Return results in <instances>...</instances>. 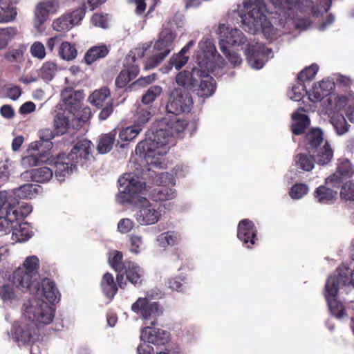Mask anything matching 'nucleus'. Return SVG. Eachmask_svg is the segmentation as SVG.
Returning a JSON list of instances; mask_svg holds the SVG:
<instances>
[{
  "label": "nucleus",
  "instance_id": "nucleus-59",
  "mask_svg": "<svg viewBox=\"0 0 354 354\" xmlns=\"http://www.w3.org/2000/svg\"><path fill=\"white\" fill-rule=\"evenodd\" d=\"M9 216L10 213L7 214L6 216H0V236L11 232L12 225H15Z\"/></svg>",
  "mask_w": 354,
  "mask_h": 354
},
{
  "label": "nucleus",
  "instance_id": "nucleus-58",
  "mask_svg": "<svg viewBox=\"0 0 354 354\" xmlns=\"http://www.w3.org/2000/svg\"><path fill=\"white\" fill-rule=\"evenodd\" d=\"M308 93L309 92L306 91L304 84L298 81V83L292 88V94L290 95V98L295 101H300L304 95H308Z\"/></svg>",
  "mask_w": 354,
  "mask_h": 354
},
{
  "label": "nucleus",
  "instance_id": "nucleus-61",
  "mask_svg": "<svg viewBox=\"0 0 354 354\" xmlns=\"http://www.w3.org/2000/svg\"><path fill=\"white\" fill-rule=\"evenodd\" d=\"M11 204L8 201V195L7 192H0V216H6L10 213Z\"/></svg>",
  "mask_w": 354,
  "mask_h": 354
},
{
  "label": "nucleus",
  "instance_id": "nucleus-8",
  "mask_svg": "<svg viewBox=\"0 0 354 354\" xmlns=\"http://www.w3.org/2000/svg\"><path fill=\"white\" fill-rule=\"evenodd\" d=\"M131 310L145 320H151L152 326L157 324V318L162 315V308L156 301H151L147 297H139L131 305Z\"/></svg>",
  "mask_w": 354,
  "mask_h": 354
},
{
  "label": "nucleus",
  "instance_id": "nucleus-16",
  "mask_svg": "<svg viewBox=\"0 0 354 354\" xmlns=\"http://www.w3.org/2000/svg\"><path fill=\"white\" fill-rule=\"evenodd\" d=\"M218 32L220 34L219 43H223V45L229 46H241L245 43L246 37L245 35L237 28H231L230 30L229 27L225 24H220L218 26Z\"/></svg>",
  "mask_w": 354,
  "mask_h": 354
},
{
  "label": "nucleus",
  "instance_id": "nucleus-6",
  "mask_svg": "<svg viewBox=\"0 0 354 354\" xmlns=\"http://www.w3.org/2000/svg\"><path fill=\"white\" fill-rule=\"evenodd\" d=\"M175 35L169 30H162L153 46L154 54L146 61L145 69L149 70L157 66L171 51Z\"/></svg>",
  "mask_w": 354,
  "mask_h": 354
},
{
  "label": "nucleus",
  "instance_id": "nucleus-7",
  "mask_svg": "<svg viewBox=\"0 0 354 354\" xmlns=\"http://www.w3.org/2000/svg\"><path fill=\"white\" fill-rule=\"evenodd\" d=\"M24 315L37 326L47 325L53 320L55 310L44 301L34 300L30 306L26 307Z\"/></svg>",
  "mask_w": 354,
  "mask_h": 354
},
{
  "label": "nucleus",
  "instance_id": "nucleus-55",
  "mask_svg": "<svg viewBox=\"0 0 354 354\" xmlns=\"http://www.w3.org/2000/svg\"><path fill=\"white\" fill-rule=\"evenodd\" d=\"M54 127L57 135L63 134L69 127V120L64 115H57L54 120Z\"/></svg>",
  "mask_w": 354,
  "mask_h": 354
},
{
  "label": "nucleus",
  "instance_id": "nucleus-47",
  "mask_svg": "<svg viewBox=\"0 0 354 354\" xmlns=\"http://www.w3.org/2000/svg\"><path fill=\"white\" fill-rule=\"evenodd\" d=\"M162 92V87L158 85L150 86L142 97V102L145 104L152 103Z\"/></svg>",
  "mask_w": 354,
  "mask_h": 354
},
{
  "label": "nucleus",
  "instance_id": "nucleus-44",
  "mask_svg": "<svg viewBox=\"0 0 354 354\" xmlns=\"http://www.w3.org/2000/svg\"><path fill=\"white\" fill-rule=\"evenodd\" d=\"M188 61L189 56H182L178 53H174L169 59L165 72H168L173 67H174L176 71H179L187 63Z\"/></svg>",
  "mask_w": 354,
  "mask_h": 354
},
{
  "label": "nucleus",
  "instance_id": "nucleus-32",
  "mask_svg": "<svg viewBox=\"0 0 354 354\" xmlns=\"http://www.w3.org/2000/svg\"><path fill=\"white\" fill-rule=\"evenodd\" d=\"M116 131L115 130L111 132L102 134L97 146V149L100 153H106L109 152L112 148L115 140Z\"/></svg>",
  "mask_w": 354,
  "mask_h": 354
},
{
  "label": "nucleus",
  "instance_id": "nucleus-51",
  "mask_svg": "<svg viewBox=\"0 0 354 354\" xmlns=\"http://www.w3.org/2000/svg\"><path fill=\"white\" fill-rule=\"evenodd\" d=\"M73 27V26L66 15L60 17L53 23V29L58 32L68 31Z\"/></svg>",
  "mask_w": 354,
  "mask_h": 354
},
{
  "label": "nucleus",
  "instance_id": "nucleus-38",
  "mask_svg": "<svg viewBox=\"0 0 354 354\" xmlns=\"http://www.w3.org/2000/svg\"><path fill=\"white\" fill-rule=\"evenodd\" d=\"M31 212L32 207L28 205H23L19 208L11 205L9 217L17 225L19 222H22Z\"/></svg>",
  "mask_w": 354,
  "mask_h": 354
},
{
  "label": "nucleus",
  "instance_id": "nucleus-52",
  "mask_svg": "<svg viewBox=\"0 0 354 354\" xmlns=\"http://www.w3.org/2000/svg\"><path fill=\"white\" fill-rule=\"evenodd\" d=\"M308 187L305 183H296L291 187L289 194L293 199H299L307 194Z\"/></svg>",
  "mask_w": 354,
  "mask_h": 354
},
{
  "label": "nucleus",
  "instance_id": "nucleus-13",
  "mask_svg": "<svg viewBox=\"0 0 354 354\" xmlns=\"http://www.w3.org/2000/svg\"><path fill=\"white\" fill-rule=\"evenodd\" d=\"M198 65L201 68L203 66L205 68H208V62L202 63V62H198ZM201 69V75L200 77L197 80V86L196 88H194V91H196V94L201 97H209L212 96L216 88V83L215 80L209 74V71L205 69Z\"/></svg>",
  "mask_w": 354,
  "mask_h": 354
},
{
  "label": "nucleus",
  "instance_id": "nucleus-23",
  "mask_svg": "<svg viewBox=\"0 0 354 354\" xmlns=\"http://www.w3.org/2000/svg\"><path fill=\"white\" fill-rule=\"evenodd\" d=\"M338 291L334 288L325 289L324 296L330 313L337 318L342 317L345 314V308L342 302L337 299Z\"/></svg>",
  "mask_w": 354,
  "mask_h": 354
},
{
  "label": "nucleus",
  "instance_id": "nucleus-17",
  "mask_svg": "<svg viewBox=\"0 0 354 354\" xmlns=\"http://www.w3.org/2000/svg\"><path fill=\"white\" fill-rule=\"evenodd\" d=\"M315 106L311 104L299 106L297 112L292 114V119L295 121L291 125V131L294 135H301L308 128L310 120L308 115L299 113V111L309 112L313 111Z\"/></svg>",
  "mask_w": 354,
  "mask_h": 354
},
{
  "label": "nucleus",
  "instance_id": "nucleus-22",
  "mask_svg": "<svg viewBox=\"0 0 354 354\" xmlns=\"http://www.w3.org/2000/svg\"><path fill=\"white\" fill-rule=\"evenodd\" d=\"M141 338L154 345H165L169 340V333L161 329H151L147 327L142 331Z\"/></svg>",
  "mask_w": 354,
  "mask_h": 354
},
{
  "label": "nucleus",
  "instance_id": "nucleus-48",
  "mask_svg": "<svg viewBox=\"0 0 354 354\" xmlns=\"http://www.w3.org/2000/svg\"><path fill=\"white\" fill-rule=\"evenodd\" d=\"M318 69L319 67L316 64H313L310 66L305 68L298 74V81L304 83L305 81H310L313 80L318 71Z\"/></svg>",
  "mask_w": 354,
  "mask_h": 354
},
{
  "label": "nucleus",
  "instance_id": "nucleus-36",
  "mask_svg": "<svg viewBox=\"0 0 354 354\" xmlns=\"http://www.w3.org/2000/svg\"><path fill=\"white\" fill-rule=\"evenodd\" d=\"M91 102L96 106H102L107 99H111V93L108 87L104 86L94 91L89 97Z\"/></svg>",
  "mask_w": 354,
  "mask_h": 354
},
{
  "label": "nucleus",
  "instance_id": "nucleus-11",
  "mask_svg": "<svg viewBox=\"0 0 354 354\" xmlns=\"http://www.w3.org/2000/svg\"><path fill=\"white\" fill-rule=\"evenodd\" d=\"M173 176L167 172L161 173L156 180L160 187L154 188L150 193L149 196L154 201H165L174 199L176 196V192L168 187L167 185L171 184Z\"/></svg>",
  "mask_w": 354,
  "mask_h": 354
},
{
  "label": "nucleus",
  "instance_id": "nucleus-34",
  "mask_svg": "<svg viewBox=\"0 0 354 354\" xmlns=\"http://www.w3.org/2000/svg\"><path fill=\"white\" fill-rule=\"evenodd\" d=\"M29 173L33 181L41 183L49 181L53 176V170L47 167L32 169Z\"/></svg>",
  "mask_w": 354,
  "mask_h": 354
},
{
  "label": "nucleus",
  "instance_id": "nucleus-19",
  "mask_svg": "<svg viewBox=\"0 0 354 354\" xmlns=\"http://www.w3.org/2000/svg\"><path fill=\"white\" fill-rule=\"evenodd\" d=\"M201 74V69L194 67L191 71L184 70L178 72L175 80L183 89L194 91L197 86V80L200 77Z\"/></svg>",
  "mask_w": 354,
  "mask_h": 354
},
{
  "label": "nucleus",
  "instance_id": "nucleus-37",
  "mask_svg": "<svg viewBox=\"0 0 354 354\" xmlns=\"http://www.w3.org/2000/svg\"><path fill=\"white\" fill-rule=\"evenodd\" d=\"M17 35L18 30L15 27L0 28V50L5 49Z\"/></svg>",
  "mask_w": 354,
  "mask_h": 354
},
{
  "label": "nucleus",
  "instance_id": "nucleus-27",
  "mask_svg": "<svg viewBox=\"0 0 354 354\" xmlns=\"http://www.w3.org/2000/svg\"><path fill=\"white\" fill-rule=\"evenodd\" d=\"M348 98L346 96L333 93L324 102V106L326 112L335 113V112H339L343 109L346 106Z\"/></svg>",
  "mask_w": 354,
  "mask_h": 354
},
{
  "label": "nucleus",
  "instance_id": "nucleus-26",
  "mask_svg": "<svg viewBox=\"0 0 354 354\" xmlns=\"http://www.w3.org/2000/svg\"><path fill=\"white\" fill-rule=\"evenodd\" d=\"M62 99L67 108L71 110H76L80 107L81 102L84 99V94L80 91L66 89L62 93Z\"/></svg>",
  "mask_w": 354,
  "mask_h": 354
},
{
  "label": "nucleus",
  "instance_id": "nucleus-43",
  "mask_svg": "<svg viewBox=\"0 0 354 354\" xmlns=\"http://www.w3.org/2000/svg\"><path fill=\"white\" fill-rule=\"evenodd\" d=\"M330 122L338 135H343L348 129V124L342 114L334 113L330 118Z\"/></svg>",
  "mask_w": 354,
  "mask_h": 354
},
{
  "label": "nucleus",
  "instance_id": "nucleus-31",
  "mask_svg": "<svg viewBox=\"0 0 354 354\" xmlns=\"http://www.w3.org/2000/svg\"><path fill=\"white\" fill-rule=\"evenodd\" d=\"M296 166L306 171H311L317 162V155L313 153H300L295 156Z\"/></svg>",
  "mask_w": 354,
  "mask_h": 354
},
{
  "label": "nucleus",
  "instance_id": "nucleus-35",
  "mask_svg": "<svg viewBox=\"0 0 354 354\" xmlns=\"http://www.w3.org/2000/svg\"><path fill=\"white\" fill-rule=\"evenodd\" d=\"M41 189V186L34 184H24L15 189V194L21 198H32Z\"/></svg>",
  "mask_w": 354,
  "mask_h": 354
},
{
  "label": "nucleus",
  "instance_id": "nucleus-40",
  "mask_svg": "<svg viewBox=\"0 0 354 354\" xmlns=\"http://www.w3.org/2000/svg\"><path fill=\"white\" fill-rule=\"evenodd\" d=\"M26 48L24 46H19L17 48L7 50L3 57L10 63H21L24 60V53Z\"/></svg>",
  "mask_w": 354,
  "mask_h": 354
},
{
  "label": "nucleus",
  "instance_id": "nucleus-21",
  "mask_svg": "<svg viewBox=\"0 0 354 354\" xmlns=\"http://www.w3.org/2000/svg\"><path fill=\"white\" fill-rule=\"evenodd\" d=\"M337 275L329 277L326 282L325 289H331L333 286L338 291L339 285L351 286V272L345 266H339Z\"/></svg>",
  "mask_w": 354,
  "mask_h": 354
},
{
  "label": "nucleus",
  "instance_id": "nucleus-2",
  "mask_svg": "<svg viewBox=\"0 0 354 354\" xmlns=\"http://www.w3.org/2000/svg\"><path fill=\"white\" fill-rule=\"evenodd\" d=\"M187 120L174 118L169 120L165 129L156 130L153 138L140 142L136 147V153L147 160L165 155L173 142V138L179 136L187 126Z\"/></svg>",
  "mask_w": 354,
  "mask_h": 354
},
{
  "label": "nucleus",
  "instance_id": "nucleus-10",
  "mask_svg": "<svg viewBox=\"0 0 354 354\" xmlns=\"http://www.w3.org/2000/svg\"><path fill=\"white\" fill-rule=\"evenodd\" d=\"M161 212L160 208L150 203L146 198H142L136 213V220L141 225H152L160 221Z\"/></svg>",
  "mask_w": 354,
  "mask_h": 354
},
{
  "label": "nucleus",
  "instance_id": "nucleus-64",
  "mask_svg": "<svg viewBox=\"0 0 354 354\" xmlns=\"http://www.w3.org/2000/svg\"><path fill=\"white\" fill-rule=\"evenodd\" d=\"M91 22L95 26L106 28L108 27V15L95 13L91 17Z\"/></svg>",
  "mask_w": 354,
  "mask_h": 354
},
{
  "label": "nucleus",
  "instance_id": "nucleus-18",
  "mask_svg": "<svg viewBox=\"0 0 354 354\" xmlns=\"http://www.w3.org/2000/svg\"><path fill=\"white\" fill-rule=\"evenodd\" d=\"M58 6L56 0H46L37 4L35 9L33 24L39 30L43 24L48 19L49 13Z\"/></svg>",
  "mask_w": 354,
  "mask_h": 354
},
{
  "label": "nucleus",
  "instance_id": "nucleus-29",
  "mask_svg": "<svg viewBox=\"0 0 354 354\" xmlns=\"http://www.w3.org/2000/svg\"><path fill=\"white\" fill-rule=\"evenodd\" d=\"M109 50L106 45L95 46L90 48L85 53L84 60L88 65H91L97 60L105 57Z\"/></svg>",
  "mask_w": 354,
  "mask_h": 354
},
{
  "label": "nucleus",
  "instance_id": "nucleus-62",
  "mask_svg": "<svg viewBox=\"0 0 354 354\" xmlns=\"http://www.w3.org/2000/svg\"><path fill=\"white\" fill-rule=\"evenodd\" d=\"M55 135H57L56 132L55 133L51 129H44L40 131V142H45V147L50 150L53 146V142L50 140L54 138Z\"/></svg>",
  "mask_w": 354,
  "mask_h": 354
},
{
  "label": "nucleus",
  "instance_id": "nucleus-45",
  "mask_svg": "<svg viewBox=\"0 0 354 354\" xmlns=\"http://www.w3.org/2000/svg\"><path fill=\"white\" fill-rule=\"evenodd\" d=\"M15 335L17 342L28 343L31 341L32 330L28 324H24L15 328Z\"/></svg>",
  "mask_w": 354,
  "mask_h": 354
},
{
  "label": "nucleus",
  "instance_id": "nucleus-24",
  "mask_svg": "<svg viewBox=\"0 0 354 354\" xmlns=\"http://www.w3.org/2000/svg\"><path fill=\"white\" fill-rule=\"evenodd\" d=\"M354 173L353 167L348 159H339L336 172L330 176L327 180L342 183L344 179L350 178Z\"/></svg>",
  "mask_w": 354,
  "mask_h": 354
},
{
  "label": "nucleus",
  "instance_id": "nucleus-41",
  "mask_svg": "<svg viewBox=\"0 0 354 354\" xmlns=\"http://www.w3.org/2000/svg\"><path fill=\"white\" fill-rule=\"evenodd\" d=\"M14 286L21 291V290L14 283L13 281L12 284L7 283L0 287V297L3 301H12L18 299L19 292Z\"/></svg>",
  "mask_w": 354,
  "mask_h": 354
},
{
  "label": "nucleus",
  "instance_id": "nucleus-56",
  "mask_svg": "<svg viewBox=\"0 0 354 354\" xmlns=\"http://www.w3.org/2000/svg\"><path fill=\"white\" fill-rule=\"evenodd\" d=\"M184 279V277L179 276L171 277L167 279L166 285L171 290L183 292L185 288Z\"/></svg>",
  "mask_w": 354,
  "mask_h": 354
},
{
  "label": "nucleus",
  "instance_id": "nucleus-46",
  "mask_svg": "<svg viewBox=\"0 0 354 354\" xmlns=\"http://www.w3.org/2000/svg\"><path fill=\"white\" fill-rule=\"evenodd\" d=\"M142 131L140 124H134L123 129L119 133V138L122 141H131Z\"/></svg>",
  "mask_w": 354,
  "mask_h": 354
},
{
  "label": "nucleus",
  "instance_id": "nucleus-12",
  "mask_svg": "<svg viewBox=\"0 0 354 354\" xmlns=\"http://www.w3.org/2000/svg\"><path fill=\"white\" fill-rule=\"evenodd\" d=\"M118 183L120 192L128 195L125 201H130L146 187L145 182L142 181L138 176L131 174H124L118 179Z\"/></svg>",
  "mask_w": 354,
  "mask_h": 354
},
{
  "label": "nucleus",
  "instance_id": "nucleus-57",
  "mask_svg": "<svg viewBox=\"0 0 354 354\" xmlns=\"http://www.w3.org/2000/svg\"><path fill=\"white\" fill-rule=\"evenodd\" d=\"M130 241L129 251L135 254H139L142 250L143 245L142 236L137 234H131L129 236Z\"/></svg>",
  "mask_w": 354,
  "mask_h": 354
},
{
  "label": "nucleus",
  "instance_id": "nucleus-53",
  "mask_svg": "<svg viewBox=\"0 0 354 354\" xmlns=\"http://www.w3.org/2000/svg\"><path fill=\"white\" fill-rule=\"evenodd\" d=\"M334 88L335 84L330 80H323L321 82L315 83V91L321 89L322 91V96L327 95L328 97L329 95L333 94L331 93V91L333 90ZM317 95L318 98L321 97L319 94Z\"/></svg>",
  "mask_w": 354,
  "mask_h": 354
},
{
  "label": "nucleus",
  "instance_id": "nucleus-42",
  "mask_svg": "<svg viewBox=\"0 0 354 354\" xmlns=\"http://www.w3.org/2000/svg\"><path fill=\"white\" fill-rule=\"evenodd\" d=\"M59 55L63 59L70 61L77 57V51L75 45L64 41L62 43L59 48Z\"/></svg>",
  "mask_w": 354,
  "mask_h": 354
},
{
  "label": "nucleus",
  "instance_id": "nucleus-3",
  "mask_svg": "<svg viewBox=\"0 0 354 354\" xmlns=\"http://www.w3.org/2000/svg\"><path fill=\"white\" fill-rule=\"evenodd\" d=\"M239 11L243 29L250 33L261 32L269 40L277 37V29L273 27L266 15V7L263 0H247Z\"/></svg>",
  "mask_w": 354,
  "mask_h": 354
},
{
  "label": "nucleus",
  "instance_id": "nucleus-14",
  "mask_svg": "<svg viewBox=\"0 0 354 354\" xmlns=\"http://www.w3.org/2000/svg\"><path fill=\"white\" fill-rule=\"evenodd\" d=\"M270 53L271 49L259 43L248 44L245 50V55L248 62L256 69L263 68L265 59Z\"/></svg>",
  "mask_w": 354,
  "mask_h": 354
},
{
  "label": "nucleus",
  "instance_id": "nucleus-5",
  "mask_svg": "<svg viewBox=\"0 0 354 354\" xmlns=\"http://www.w3.org/2000/svg\"><path fill=\"white\" fill-rule=\"evenodd\" d=\"M304 148L308 153L317 155V163L325 165L329 163L333 156V151L324 138V133L319 128H312L306 134Z\"/></svg>",
  "mask_w": 354,
  "mask_h": 354
},
{
  "label": "nucleus",
  "instance_id": "nucleus-1",
  "mask_svg": "<svg viewBox=\"0 0 354 354\" xmlns=\"http://www.w3.org/2000/svg\"><path fill=\"white\" fill-rule=\"evenodd\" d=\"M39 260L37 256L27 257L23 265L13 272L14 283L23 292L28 291L31 295H40L52 304L57 303L60 299V293L55 282L48 278H44L39 282Z\"/></svg>",
  "mask_w": 354,
  "mask_h": 354
},
{
  "label": "nucleus",
  "instance_id": "nucleus-39",
  "mask_svg": "<svg viewBox=\"0 0 354 354\" xmlns=\"http://www.w3.org/2000/svg\"><path fill=\"white\" fill-rule=\"evenodd\" d=\"M12 234L15 236L17 241H25L31 236V232L26 226V223L19 222L17 225H12Z\"/></svg>",
  "mask_w": 354,
  "mask_h": 354
},
{
  "label": "nucleus",
  "instance_id": "nucleus-63",
  "mask_svg": "<svg viewBox=\"0 0 354 354\" xmlns=\"http://www.w3.org/2000/svg\"><path fill=\"white\" fill-rule=\"evenodd\" d=\"M340 195L345 200L354 201V182L349 181L342 187Z\"/></svg>",
  "mask_w": 354,
  "mask_h": 354
},
{
  "label": "nucleus",
  "instance_id": "nucleus-33",
  "mask_svg": "<svg viewBox=\"0 0 354 354\" xmlns=\"http://www.w3.org/2000/svg\"><path fill=\"white\" fill-rule=\"evenodd\" d=\"M180 241L181 236L180 234L175 231L163 232L157 237V241L159 246L161 248L178 245Z\"/></svg>",
  "mask_w": 354,
  "mask_h": 354
},
{
  "label": "nucleus",
  "instance_id": "nucleus-28",
  "mask_svg": "<svg viewBox=\"0 0 354 354\" xmlns=\"http://www.w3.org/2000/svg\"><path fill=\"white\" fill-rule=\"evenodd\" d=\"M118 282L115 281L113 276L110 272H106L102 278L100 286L106 297L112 299L118 292Z\"/></svg>",
  "mask_w": 354,
  "mask_h": 354
},
{
  "label": "nucleus",
  "instance_id": "nucleus-4",
  "mask_svg": "<svg viewBox=\"0 0 354 354\" xmlns=\"http://www.w3.org/2000/svg\"><path fill=\"white\" fill-rule=\"evenodd\" d=\"M91 142L88 140L79 141L67 155L61 153L50 162H53L55 176L62 182L64 178L77 169V165H83L91 153Z\"/></svg>",
  "mask_w": 354,
  "mask_h": 354
},
{
  "label": "nucleus",
  "instance_id": "nucleus-50",
  "mask_svg": "<svg viewBox=\"0 0 354 354\" xmlns=\"http://www.w3.org/2000/svg\"><path fill=\"white\" fill-rule=\"evenodd\" d=\"M57 71V65L52 62H46L41 67L39 75L44 80H51Z\"/></svg>",
  "mask_w": 354,
  "mask_h": 354
},
{
  "label": "nucleus",
  "instance_id": "nucleus-15",
  "mask_svg": "<svg viewBox=\"0 0 354 354\" xmlns=\"http://www.w3.org/2000/svg\"><path fill=\"white\" fill-rule=\"evenodd\" d=\"M237 237L248 248H251L257 241V230L249 219L241 220L238 225Z\"/></svg>",
  "mask_w": 354,
  "mask_h": 354
},
{
  "label": "nucleus",
  "instance_id": "nucleus-20",
  "mask_svg": "<svg viewBox=\"0 0 354 354\" xmlns=\"http://www.w3.org/2000/svg\"><path fill=\"white\" fill-rule=\"evenodd\" d=\"M109 262L111 267L118 272L116 280L118 283V286L120 288L124 289L127 285V282L124 280L122 271L125 268L126 264L128 261H123L122 253L120 251L115 250L110 253Z\"/></svg>",
  "mask_w": 354,
  "mask_h": 354
},
{
  "label": "nucleus",
  "instance_id": "nucleus-25",
  "mask_svg": "<svg viewBox=\"0 0 354 354\" xmlns=\"http://www.w3.org/2000/svg\"><path fill=\"white\" fill-rule=\"evenodd\" d=\"M127 279L135 286H140L142 282L143 271L136 263L129 261L122 271Z\"/></svg>",
  "mask_w": 354,
  "mask_h": 354
},
{
  "label": "nucleus",
  "instance_id": "nucleus-9",
  "mask_svg": "<svg viewBox=\"0 0 354 354\" xmlns=\"http://www.w3.org/2000/svg\"><path fill=\"white\" fill-rule=\"evenodd\" d=\"M193 105L190 93L182 88H176L170 95V100L167 104L168 112L178 115L184 112H189Z\"/></svg>",
  "mask_w": 354,
  "mask_h": 354
},
{
  "label": "nucleus",
  "instance_id": "nucleus-30",
  "mask_svg": "<svg viewBox=\"0 0 354 354\" xmlns=\"http://www.w3.org/2000/svg\"><path fill=\"white\" fill-rule=\"evenodd\" d=\"M314 198L322 204L333 203L337 197V192L324 185L318 187L313 193Z\"/></svg>",
  "mask_w": 354,
  "mask_h": 354
},
{
  "label": "nucleus",
  "instance_id": "nucleus-49",
  "mask_svg": "<svg viewBox=\"0 0 354 354\" xmlns=\"http://www.w3.org/2000/svg\"><path fill=\"white\" fill-rule=\"evenodd\" d=\"M221 51L226 57L231 64L234 66H239L242 62V59L240 55L234 52H231L227 46L223 45V43H218Z\"/></svg>",
  "mask_w": 354,
  "mask_h": 354
},
{
  "label": "nucleus",
  "instance_id": "nucleus-54",
  "mask_svg": "<svg viewBox=\"0 0 354 354\" xmlns=\"http://www.w3.org/2000/svg\"><path fill=\"white\" fill-rule=\"evenodd\" d=\"M25 160L32 166L38 165L41 162H46L50 160V153L46 151L37 153L35 155H30L26 157Z\"/></svg>",
  "mask_w": 354,
  "mask_h": 354
},
{
  "label": "nucleus",
  "instance_id": "nucleus-60",
  "mask_svg": "<svg viewBox=\"0 0 354 354\" xmlns=\"http://www.w3.org/2000/svg\"><path fill=\"white\" fill-rule=\"evenodd\" d=\"M86 14V8L82 6L73 10V12L67 14L72 26L77 25L83 19Z\"/></svg>",
  "mask_w": 354,
  "mask_h": 354
}]
</instances>
